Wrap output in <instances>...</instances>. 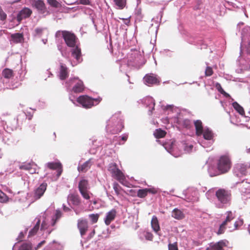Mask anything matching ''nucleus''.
<instances>
[{"instance_id":"16","label":"nucleus","mask_w":250,"mask_h":250,"mask_svg":"<svg viewBox=\"0 0 250 250\" xmlns=\"http://www.w3.org/2000/svg\"><path fill=\"white\" fill-rule=\"evenodd\" d=\"M32 13V11L28 8H24L21 10L18 15V21H21L23 19L29 17Z\"/></svg>"},{"instance_id":"10","label":"nucleus","mask_w":250,"mask_h":250,"mask_svg":"<svg viewBox=\"0 0 250 250\" xmlns=\"http://www.w3.org/2000/svg\"><path fill=\"white\" fill-rule=\"evenodd\" d=\"M75 85L73 87L72 90L75 93H80L83 91L84 89V86L83 83L82 81L74 78L73 80H70Z\"/></svg>"},{"instance_id":"5","label":"nucleus","mask_w":250,"mask_h":250,"mask_svg":"<svg viewBox=\"0 0 250 250\" xmlns=\"http://www.w3.org/2000/svg\"><path fill=\"white\" fill-rule=\"evenodd\" d=\"M61 34L62 35V38L68 46L74 47L76 46V37L73 33L66 31H63L62 32L58 31L56 35L58 36Z\"/></svg>"},{"instance_id":"53","label":"nucleus","mask_w":250,"mask_h":250,"mask_svg":"<svg viewBox=\"0 0 250 250\" xmlns=\"http://www.w3.org/2000/svg\"><path fill=\"white\" fill-rule=\"evenodd\" d=\"M6 18V14L3 11L0 7V19L2 21L5 20Z\"/></svg>"},{"instance_id":"23","label":"nucleus","mask_w":250,"mask_h":250,"mask_svg":"<svg viewBox=\"0 0 250 250\" xmlns=\"http://www.w3.org/2000/svg\"><path fill=\"white\" fill-rule=\"evenodd\" d=\"M33 4L34 6L38 9V10L42 13H43L45 11V4L42 0H33Z\"/></svg>"},{"instance_id":"43","label":"nucleus","mask_w":250,"mask_h":250,"mask_svg":"<svg viewBox=\"0 0 250 250\" xmlns=\"http://www.w3.org/2000/svg\"><path fill=\"white\" fill-rule=\"evenodd\" d=\"M215 87L217 89L219 92H220L221 94L225 95V96H229L228 94H227L222 88L221 84L219 83H216L215 84Z\"/></svg>"},{"instance_id":"55","label":"nucleus","mask_w":250,"mask_h":250,"mask_svg":"<svg viewBox=\"0 0 250 250\" xmlns=\"http://www.w3.org/2000/svg\"><path fill=\"white\" fill-rule=\"evenodd\" d=\"M134 57H135V60L133 61L136 63H137L138 62V60H140L142 58L141 55L138 52H135L134 54Z\"/></svg>"},{"instance_id":"58","label":"nucleus","mask_w":250,"mask_h":250,"mask_svg":"<svg viewBox=\"0 0 250 250\" xmlns=\"http://www.w3.org/2000/svg\"><path fill=\"white\" fill-rule=\"evenodd\" d=\"M77 3L83 5H88L90 3V1L89 0H79V1H77Z\"/></svg>"},{"instance_id":"24","label":"nucleus","mask_w":250,"mask_h":250,"mask_svg":"<svg viewBox=\"0 0 250 250\" xmlns=\"http://www.w3.org/2000/svg\"><path fill=\"white\" fill-rule=\"evenodd\" d=\"M171 216L177 220H181L185 217L183 212L178 208H174L173 210Z\"/></svg>"},{"instance_id":"44","label":"nucleus","mask_w":250,"mask_h":250,"mask_svg":"<svg viewBox=\"0 0 250 250\" xmlns=\"http://www.w3.org/2000/svg\"><path fill=\"white\" fill-rule=\"evenodd\" d=\"M227 225L223 222V223L220 225L218 231L217 232L218 234H221L225 232L226 229V226Z\"/></svg>"},{"instance_id":"40","label":"nucleus","mask_w":250,"mask_h":250,"mask_svg":"<svg viewBox=\"0 0 250 250\" xmlns=\"http://www.w3.org/2000/svg\"><path fill=\"white\" fill-rule=\"evenodd\" d=\"M89 217L92 223H96L98 220L99 214H90L89 215Z\"/></svg>"},{"instance_id":"25","label":"nucleus","mask_w":250,"mask_h":250,"mask_svg":"<svg viewBox=\"0 0 250 250\" xmlns=\"http://www.w3.org/2000/svg\"><path fill=\"white\" fill-rule=\"evenodd\" d=\"M11 40L14 43H20L23 41L24 38L22 34L15 33L11 35Z\"/></svg>"},{"instance_id":"47","label":"nucleus","mask_w":250,"mask_h":250,"mask_svg":"<svg viewBox=\"0 0 250 250\" xmlns=\"http://www.w3.org/2000/svg\"><path fill=\"white\" fill-rule=\"evenodd\" d=\"M183 145L184 150L187 152H190L193 148V146L192 145L184 144Z\"/></svg>"},{"instance_id":"17","label":"nucleus","mask_w":250,"mask_h":250,"mask_svg":"<svg viewBox=\"0 0 250 250\" xmlns=\"http://www.w3.org/2000/svg\"><path fill=\"white\" fill-rule=\"evenodd\" d=\"M194 124L196 130V135L198 136H201L204 130L201 121L199 120L194 121Z\"/></svg>"},{"instance_id":"1","label":"nucleus","mask_w":250,"mask_h":250,"mask_svg":"<svg viewBox=\"0 0 250 250\" xmlns=\"http://www.w3.org/2000/svg\"><path fill=\"white\" fill-rule=\"evenodd\" d=\"M215 196L217 199L215 204L217 208H223L230 204L231 194L230 191L220 188L216 191Z\"/></svg>"},{"instance_id":"37","label":"nucleus","mask_w":250,"mask_h":250,"mask_svg":"<svg viewBox=\"0 0 250 250\" xmlns=\"http://www.w3.org/2000/svg\"><path fill=\"white\" fill-rule=\"evenodd\" d=\"M147 188L140 189L138 190L137 196L139 198H144L147 195Z\"/></svg>"},{"instance_id":"2","label":"nucleus","mask_w":250,"mask_h":250,"mask_svg":"<svg viewBox=\"0 0 250 250\" xmlns=\"http://www.w3.org/2000/svg\"><path fill=\"white\" fill-rule=\"evenodd\" d=\"M231 161L228 155L221 156L217 163V167L219 172H215V173H212L211 171L213 169V167H209L208 168V172L211 177L214 176L220 173H225L227 172L231 167Z\"/></svg>"},{"instance_id":"49","label":"nucleus","mask_w":250,"mask_h":250,"mask_svg":"<svg viewBox=\"0 0 250 250\" xmlns=\"http://www.w3.org/2000/svg\"><path fill=\"white\" fill-rule=\"evenodd\" d=\"M213 74V70L211 67L207 66L205 70L206 76H210Z\"/></svg>"},{"instance_id":"63","label":"nucleus","mask_w":250,"mask_h":250,"mask_svg":"<svg viewBox=\"0 0 250 250\" xmlns=\"http://www.w3.org/2000/svg\"><path fill=\"white\" fill-rule=\"evenodd\" d=\"M247 52L248 54H250V42H249L247 47Z\"/></svg>"},{"instance_id":"22","label":"nucleus","mask_w":250,"mask_h":250,"mask_svg":"<svg viewBox=\"0 0 250 250\" xmlns=\"http://www.w3.org/2000/svg\"><path fill=\"white\" fill-rule=\"evenodd\" d=\"M112 176L116 178L120 183L124 184L125 177L123 172L118 169L112 174Z\"/></svg>"},{"instance_id":"8","label":"nucleus","mask_w":250,"mask_h":250,"mask_svg":"<svg viewBox=\"0 0 250 250\" xmlns=\"http://www.w3.org/2000/svg\"><path fill=\"white\" fill-rule=\"evenodd\" d=\"M47 184L45 182H43L40 184L39 187H37L34 190L33 198L35 200L40 199L44 194L46 190Z\"/></svg>"},{"instance_id":"56","label":"nucleus","mask_w":250,"mask_h":250,"mask_svg":"<svg viewBox=\"0 0 250 250\" xmlns=\"http://www.w3.org/2000/svg\"><path fill=\"white\" fill-rule=\"evenodd\" d=\"M56 243V242L54 241L52 243L49 244V245L46 247V249L47 250H56V248L54 247H53V245Z\"/></svg>"},{"instance_id":"18","label":"nucleus","mask_w":250,"mask_h":250,"mask_svg":"<svg viewBox=\"0 0 250 250\" xmlns=\"http://www.w3.org/2000/svg\"><path fill=\"white\" fill-rule=\"evenodd\" d=\"M35 221H36V224L34 227L29 231L28 237H31L35 235L39 229L41 219L39 218H36Z\"/></svg>"},{"instance_id":"62","label":"nucleus","mask_w":250,"mask_h":250,"mask_svg":"<svg viewBox=\"0 0 250 250\" xmlns=\"http://www.w3.org/2000/svg\"><path fill=\"white\" fill-rule=\"evenodd\" d=\"M63 210L66 212L69 211L70 210V209L69 208L67 207L66 206L64 205H63Z\"/></svg>"},{"instance_id":"46","label":"nucleus","mask_w":250,"mask_h":250,"mask_svg":"<svg viewBox=\"0 0 250 250\" xmlns=\"http://www.w3.org/2000/svg\"><path fill=\"white\" fill-rule=\"evenodd\" d=\"M48 3L52 6L57 8L60 4L56 0H47Z\"/></svg>"},{"instance_id":"21","label":"nucleus","mask_w":250,"mask_h":250,"mask_svg":"<svg viewBox=\"0 0 250 250\" xmlns=\"http://www.w3.org/2000/svg\"><path fill=\"white\" fill-rule=\"evenodd\" d=\"M92 165L91 160L90 159L88 161L84 162L83 165H79L78 167L79 171L85 172L90 168Z\"/></svg>"},{"instance_id":"50","label":"nucleus","mask_w":250,"mask_h":250,"mask_svg":"<svg viewBox=\"0 0 250 250\" xmlns=\"http://www.w3.org/2000/svg\"><path fill=\"white\" fill-rule=\"evenodd\" d=\"M191 125V121L189 120L186 119L183 121V125L186 128H190Z\"/></svg>"},{"instance_id":"48","label":"nucleus","mask_w":250,"mask_h":250,"mask_svg":"<svg viewBox=\"0 0 250 250\" xmlns=\"http://www.w3.org/2000/svg\"><path fill=\"white\" fill-rule=\"evenodd\" d=\"M118 169L116 164H111L109 167V170L111 172L112 174Z\"/></svg>"},{"instance_id":"11","label":"nucleus","mask_w":250,"mask_h":250,"mask_svg":"<svg viewBox=\"0 0 250 250\" xmlns=\"http://www.w3.org/2000/svg\"><path fill=\"white\" fill-rule=\"evenodd\" d=\"M37 165L33 162L24 163L20 166V168L28 170L31 174L35 173L37 171Z\"/></svg>"},{"instance_id":"4","label":"nucleus","mask_w":250,"mask_h":250,"mask_svg":"<svg viewBox=\"0 0 250 250\" xmlns=\"http://www.w3.org/2000/svg\"><path fill=\"white\" fill-rule=\"evenodd\" d=\"M77 102L86 108H91L92 106L98 104L101 101V98H91L86 95L81 96L77 98Z\"/></svg>"},{"instance_id":"28","label":"nucleus","mask_w":250,"mask_h":250,"mask_svg":"<svg viewBox=\"0 0 250 250\" xmlns=\"http://www.w3.org/2000/svg\"><path fill=\"white\" fill-rule=\"evenodd\" d=\"M204 138L206 140H211L213 138V133L212 131L208 128H204V130L203 131Z\"/></svg>"},{"instance_id":"39","label":"nucleus","mask_w":250,"mask_h":250,"mask_svg":"<svg viewBox=\"0 0 250 250\" xmlns=\"http://www.w3.org/2000/svg\"><path fill=\"white\" fill-rule=\"evenodd\" d=\"M8 200V196L6 195V194L0 190V202L5 203L7 202Z\"/></svg>"},{"instance_id":"27","label":"nucleus","mask_w":250,"mask_h":250,"mask_svg":"<svg viewBox=\"0 0 250 250\" xmlns=\"http://www.w3.org/2000/svg\"><path fill=\"white\" fill-rule=\"evenodd\" d=\"M144 81L146 84H152L158 83L157 79L153 75H146L144 78Z\"/></svg>"},{"instance_id":"54","label":"nucleus","mask_w":250,"mask_h":250,"mask_svg":"<svg viewBox=\"0 0 250 250\" xmlns=\"http://www.w3.org/2000/svg\"><path fill=\"white\" fill-rule=\"evenodd\" d=\"M168 250H178L177 245L175 244H169L168 245Z\"/></svg>"},{"instance_id":"35","label":"nucleus","mask_w":250,"mask_h":250,"mask_svg":"<svg viewBox=\"0 0 250 250\" xmlns=\"http://www.w3.org/2000/svg\"><path fill=\"white\" fill-rule=\"evenodd\" d=\"M244 223L243 220L242 219L238 218V220L234 223V227H229L230 231H232L233 230L237 229L240 226H241Z\"/></svg>"},{"instance_id":"33","label":"nucleus","mask_w":250,"mask_h":250,"mask_svg":"<svg viewBox=\"0 0 250 250\" xmlns=\"http://www.w3.org/2000/svg\"><path fill=\"white\" fill-rule=\"evenodd\" d=\"M62 212L59 210H56L55 214L52 217L51 219L52 226H54L57 221L61 217Z\"/></svg>"},{"instance_id":"13","label":"nucleus","mask_w":250,"mask_h":250,"mask_svg":"<svg viewBox=\"0 0 250 250\" xmlns=\"http://www.w3.org/2000/svg\"><path fill=\"white\" fill-rule=\"evenodd\" d=\"M67 201L69 204L74 206H79L81 203L79 196L76 194H70L67 197Z\"/></svg>"},{"instance_id":"32","label":"nucleus","mask_w":250,"mask_h":250,"mask_svg":"<svg viewBox=\"0 0 250 250\" xmlns=\"http://www.w3.org/2000/svg\"><path fill=\"white\" fill-rule=\"evenodd\" d=\"M226 218L223 221L226 224L228 225V223L230 222L235 218V214L231 211H228L226 212Z\"/></svg>"},{"instance_id":"29","label":"nucleus","mask_w":250,"mask_h":250,"mask_svg":"<svg viewBox=\"0 0 250 250\" xmlns=\"http://www.w3.org/2000/svg\"><path fill=\"white\" fill-rule=\"evenodd\" d=\"M151 227L153 229V230L157 232L160 230V226L158 222V220L157 218L155 216H153L151 219Z\"/></svg>"},{"instance_id":"59","label":"nucleus","mask_w":250,"mask_h":250,"mask_svg":"<svg viewBox=\"0 0 250 250\" xmlns=\"http://www.w3.org/2000/svg\"><path fill=\"white\" fill-rule=\"evenodd\" d=\"M23 236L24 233L23 232H21L19 234L18 237L17 238V240H19V241H21L22 238L23 237Z\"/></svg>"},{"instance_id":"42","label":"nucleus","mask_w":250,"mask_h":250,"mask_svg":"<svg viewBox=\"0 0 250 250\" xmlns=\"http://www.w3.org/2000/svg\"><path fill=\"white\" fill-rule=\"evenodd\" d=\"M113 189L116 194L118 195L120 193V191L122 190V188L117 183L115 182L113 183Z\"/></svg>"},{"instance_id":"57","label":"nucleus","mask_w":250,"mask_h":250,"mask_svg":"<svg viewBox=\"0 0 250 250\" xmlns=\"http://www.w3.org/2000/svg\"><path fill=\"white\" fill-rule=\"evenodd\" d=\"M145 237L147 240H152L153 238V235L151 233L147 232L145 234Z\"/></svg>"},{"instance_id":"15","label":"nucleus","mask_w":250,"mask_h":250,"mask_svg":"<svg viewBox=\"0 0 250 250\" xmlns=\"http://www.w3.org/2000/svg\"><path fill=\"white\" fill-rule=\"evenodd\" d=\"M54 226H52L51 222H49L47 220H44L42 221L41 226V230L45 231L46 230V233L49 235L52 231L54 229L52 228Z\"/></svg>"},{"instance_id":"19","label":"nucleus","mask_w":250,"mask_h":250,"mask_svg":"<svg viewBox=\"0 0 250 250\" xmlns=\"http://www.w3.org/2000/svg\"><path fill=\"white\" fill-rule=\"evenodd\" d=\"M47 167L52 169H57L58 173L57 176H59L62 173V166L61 164L59 163H47Z\"/></svg>"},{"instance_id":"9","label":"nucleus","mask_w":250,"mask_h":250,"mask_svg":"<svg viewBox=\"0 0 250 250\" xmlns=\"http://www.w3.org/2000/svg\"><path fill=\"white\" fill-rule=\"evenodd\" d=\"M78 228L80 230L81 235L83 236L85 235L88 229L87 221L83 219H80L78 220Z\"/></svg>"},{"instance_id":"45","label":"nucleus","mask_w":250,"mask_h":250,"mask_svg":"<svg viewBox=\"0 0 250 250\" xmlns=\"http://www.w3.org/2000/svg\"><path fill=\"white\" fill-rule=\"evenodd\" d=\"M19 250H31V246L30 244L24 243L20 248Z\"/></svg>"},{"instance_id":"3","label":"nucleus","mask_w":250,"mask_h":250,"mask_svg":"<svg viewBox=\"0 0 250 250\" xmlns=\"http://www.w3.org/2000/svg\"><path fill=\"white\" fill-rule=\"evenodd\" d=\"M124 128L123 122L119 119L116 114L114 115L107 122L106 129L111 134H115L121 132Z\"/></svg>"},{"instance_id":"20","label":"nucleus","mask_w":250,"mask_h":250,"mask_svg":"<svg viewBox=\"0 0 250 250\" xmlns=\"http://www.w3.org/2000/svg\"><path fill=\"white\" fill-rule=\"evenodd\" d=\"M72 55L78 62H80L82 61L81 49L78 46H76V48L72 50Z\"/></svg>"},{"instance_id":"26","label":"nucleus","mask_w":250,"mask_h":250,"mask_svg":"<svg viewBox=\"0 0 250 250\" xmlns=\"http://www.w3.org/2000/svg\"><path fill=\"white\" fill-rule=\"evenodd\" d=\"M67 68L62 63H61L60 70V78L61 80H64L68 77Z\"/></svg>"},{"instance_id":"7","label":"nucleus","mask_w":250,"mask_h":250,"mask_svg":"<svg viewBox=\"0 0 250 250\" xmlns=\"http://www.w3.org/2000/svg\"><path fill=\"white\" fill-rule=\"evenodd\" d=\"M250 167L248 165L237 164L233 168V174L238 177L245 176L247 173V169Z\"/></svg>"},{"instance_id":"60","label":"nucleus","mask_w":250,"mask_h":250,"mask_svg":"<svg viewBox=\"0 0 250 250\" xmlns=\"http://www.w3.org/2000/svg\"><path fill=\"white\" fill-rule=\"evenodd\" d=\"M147 190H148V193H151L152 194H155L157 192V190L154 188H147Z\"/></svg>"},{"instance_id":"12","label":"nucleus","mask_w":250,"mask_h":250,"mask_svg":"<svg viewBox=\"0 0 250 250\" xmlns=\"http://www.w3.org/2000/svg\"><path fill=\"white\" fill-rule=\"evenodd\" d=\"M228 242L226 240H221L217 243L210 245V250H224V248L226 247Z\"/></svg>"},{"instance_id":"6","label":"nucleus","mask_w":250,"mask_h":250,"mask_svg":"<svg viewBox=\"0 0 250 250\" xmlns=\"http://www.w3.org/2000/svg\"><path fill=\"white\" fill-rule=\"evenodd\" d=\"M78 188L79 191L83 198L89 200L90 198V192L88 191L89 186L88 182L84 179H82L79 183ZM91 194H92L91 193Z\"/></svg>"},{"instance_id":"36","label":"nucleus","mask_w":250,"mask_h":250,"mask_svg":"<svg viewBox=\"0 0 250 250\" xmlns=\"http://www.w3.org/2000/svg\"><path fill=\"white\" fill-rule=\"evenodd\" d=\"M154 135L157 138H163L165 136L166 132L161 129H158L155 130Z\"/></svg>"},{"instance_id":"61","label":"nucleus","mask_w":250,"mask_h":250,"mask_svg":"<svg viewBox=\"0 0 250 250\" xmlns=\"http://www.w3.org/2000/svg\"><path fill=\"white\" fill-rule=\"evenodd\" d=\"M45 243V241H42V242H41L40 243H39L38 245H37V248H36L35 249H37L38 248H39L40 247H41L43 244H44Z\"/></svg>"},{"instance_id":"51","label":"nucleus","mask_w":250,"mask_h":250,"mask_svg":"<svg viewBox=\"0 0 250 250\" xmlns=\"http://www.w3.org/2000/svg\"><path fill=\"white\" fill-rule=\"evenodd\" d=\"M44 28H41V27L36 28L35 30L36 35L41 36L42 34V32L44 30Z\"/></svg>"},{"instance_id":"38","label":"nucleus","mask_w":250,"mask_h":250,"mask_svg":"<svg viewBox=\"0 0 250 250\" xmlns=\"http://www.w3.org/2000/svg\"><path fill=\"white\" fill-rule=\"evenodd\" d=\"M115 4L120 9L123 8L125 5V0H114Z\"/></svg>"},{"instance_id":"52","label":"nucleus","mask_w":250,"mask_h":250,"mask_svg":"<svg viewBox=\"0 0 250 250\" xmlns=\"http://www.w3.org/2000/svg\"><path fill=\"white\" fill-rule=\"evenodd\" d=\"M241 186H242V188H240V189L241 190V191L243 192H246V190H247V187H246V185L247 186L248 184L247 183V182H246L245 183H244V181H243L241 183Z\"/></svg>"},{"instance_id":"34","label":"nucleus","mask_w":250,"mask_h":250,"mask_svg":"<svg viewBox=\"0 0 250 250\" xmlns=\"http://www.w3.org/2000/svg\"><path fill=\"white\" fill-rule=\"evenodd\" d=\"M232 105L234 109L241 115H244L245 114L244 110L243 108L239 105L237 102H234L232 104Z\"/></svg>"},{"instance_id":"31","label":"nucleus","mask_w":250,"mask_h":250,"mask_svg":"<svg viewBox=\"0 0 250 250\" xmlns=\"http://www.w3.org/2000/svg\"><path fill=\"white\" fill-rule=\"evenodd\" d=\"M241 35L243 42L246 40L247 37H250V27L246 26L244 27L242 31Z\"/></svg>"},{"instance_id":"41","label":"nucleus","mask_w":250,"mask_h":250,"mask_svg":"<svg viewBox=\"0 0 250 250\" xmlns=\"http://www.w3.org/2000/svg\"><path fill=\"white\" fill-rule=\"evenodd\" d=\"M147 101V103L149 104L150 107H151V110H150L149 111L150 114H151L152 110L154 109L155 103L154 100L152 98H148L146 99V101Z\"/></svg>"},{"instance_id":"30","label":"nucleus","mask_w":250,"mask_h":250,"mask_svg":"<svg viewBox=\"0 0 250 250\" xmlns=\"http://www.w3.org/2000/svg\"><path fill=\"white\" fill-rule=\"evenodd\" d=\"M2 76L6 79H11L14 77L13 71L12 69L5 68L2 72Z\"/></svg>"},{"instance_id":"14","label":"nucleus","mask_w":250,"mask_h":250,"mask_svg":"<svg viewBox=\"0 0 250 250\" xmlns=\"http://www.w3.org/2000/svg\"><path fill=\"white\" fill-rule=\"evenodd\" d=\"M116 213V210L115 209H112L106 214L104 221L105 224L106 225H109L111 222L115 219Z\"/></svg>"},{"instance_id":"64","label":"nucleus","mask_w":250,"mask_h":250,"mask_svg":"<svg viewBox=\"0 0 250 250\" xmlns=\"http://www.w3.org/2000/svg\"><path fill=\"white\" fill-rule=\"evenodd\" d=\"M127 139V135H124L122 137V140L123 141H126Z\"/></svg>"}]
</instances>
